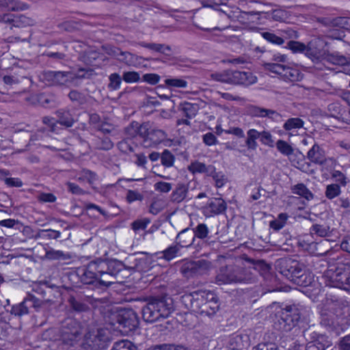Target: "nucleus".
I'll return each instance as SVG.
<instances>
[{
  "label": "nucleus",
  "mask_w": 350,
  "mask_h": 350,
  "mask_svg": "<svg viewBox=\"0 0 350 350\" xmlns=\"http://www.w3.org/2000/svg\"><path fill=\"white\" fill-rule=\"evenodd\" d=\"M124 269H129V266L117 259L96 258L82 267L78 275L89 288L103 291L115 283L113 280Z\"/></svg>",
  "instance_id": "nucleus-1"
},
{
  "label": "nucleus",
  "mask_w": 350,
  "mask_h": 350,
  "mask_svg": "<svg viewBox=\"0 0 350 350\" xmlns=\"http://www.w3.org/2000/svg\"><path fill=\"white\" fill-rule=\"evenodd\" d=\"M174 310L171 298L164 296L150 297L146 305L142 307V319L150 323L160 321L168 318Z\"/></svg>",
  "instance_id": "nucleus-2"
},
{
  "label": "nucleus",
  "mask_w": 350,
  "mask_h": 350,
  "mask_svg": "<svg viewBox=\"0 0 350 350\" xmlns=\"http://www.w3.org/2000/svg\"><path fill=\"white\" fill-rule=\"evenodd\" d=\"M328 264V269L323 276L325 284L350 293V262L339 260L336 264H332L331 261Z\"/></svg>",
  "instance_id": "nucleus-3"
},
{
  "label": "nucleus",
  "mask_w": 350,
  "mask_h": 350,
  "mask_svg": "<svg viewBox=\"0 0 350 350\" xmlns=\"http://www.w3.org/2000/svg\"><path fill=\"white\" fill-rule=\"evenodd\" d=\"M302 308L297 305L286 306L275 314V327L282 332H289L300 321Z\"/></svg>",
  "instance_id": "nucleus-4"
},
{
  "label": "nucleus",
  "mask_w": 350,
  "mask_h": 350,
  "mask_svg": "<svg viewBox=\"0 0 350 350\" xmlns=\"http://www.w3.org/2000/svg\"><path fill=\"white\" fill-rule=\"evenodd\" d=\"M211 79L232 85H250L256 82L257 78L250 72L226 70L211 75Z\"/></svg>",
  "instance_id": "nucleus-5"
},
{
  "label": "nucleus",
  "mask_w": 350,
  "mask_h": 350,
  "mask_svg": "<svg viewBox=\"0 0 350 350\" xmlns=\"http://www.w3.org/2000/svg\"><path fill=\"white\" fill-rule=\"evenodd\" d=\"M114 319L118 324L117 328L123 334H129L138 328L139 320L137 313L131 308L120 310L114 315Z\"/></svg>",
  "instance_id": "nucleus-6"
},
{
  "label": "nucleus",
  "mask_w": 350,
  "mask_h": 350,
  "mask_svg": "<svg viewBox=\"0 0 350 350\" xmlns=\"http://www.w3.org/2000/svg\"><path fill=\"white\" fill-rule=\"evenodd\" d=\"M303 336L307 341L305 350H327L332 346L327 336L319 334L312 328L304 329Z\"/></svg>",
  "instance_id": "nucleus-7"
},
{
  "label": "nucleus",
  "mask_w": 350,
  "mask_h": 350,
  "mask_svg": "<svg viewBox=\"0 0 350 350\" xmlns=\"http://www.w3.org/2000/svg\"><path fill=\"white\" fill-rule=\"evenodd\" d=\"M84 345L87 350H105L109 342L107 331L103 329L89 331L85 335Z\"/></svg>",
  "instance_id": "nucleus-8"
},
{
  "label": "nucleus",
  "mask_w": 350,
  "mask_h": 350,
  "mask_svg": "<svg viewBox=\"0 0 350 350\" xmlns=\"http://www.w3.org/2000/svg\"><path fill=\"white\" fill-rule=\"evenodd\" d=\"M304 264L290 258H282L275 262V269L280 274L293 282V279L301 271Z\"/></svg>",
  "instance_id": "nucleus-9"
},
{
  "label": "nucleus",
  "mask_w": 350,
  "mask_h": 350,
  "mask_svg": "<svg viewBox=\"0 0 350 350\" xmlns=\"http://www.w3.org/2000/svg\"><path fill=\"white\" fill-rule=\"evenodd\" d=\"M0 23L4 24L10 29L16 28H24L33 26L36 20L24 14H15L11 12L0 14Z\"/></svg>",
  "instance_id": "nucleus-10"
},
{
  "label": "nucleus",
  "mask_w": 350,
  "mask_h": 350,
  "mask_svg": "<svg viewBox=\"0 0 350 350\" xmlns=\"http://www.w3.org/2000/svg\"><path fill=\"white\" fill-rule=\"evenodd\" d=\"M146 132L142 135L141 145L144 148L154 147L163 142L166 137V133L159 129L152 128L149 122H145Z\"/></svg>",
  "instance_id": "nucleus-11"
},
{
  "label": "nucleus",
  "mask_w": 350,
  "mask_h": 350,
  "mask_svg": "<svg viewBox=\"0 0 350 350\" xmlns=\"http://www.w3.org/2000/svg\"><path fill=\"white\" fill-rule=\"evenodd\" d=\"M81 335V329L78 323L72 319L64 321L61 332V340L62 343L73 346Z\"/></svg>",
  "instance_id": "nucleus-12"
},
{
  "label": "nucleus",
  "mask_w": 350,
  "mask_h": 350,
  "mask_svg": "<svg viewBox=\"0 0 350 350\" xmlns=\"http://www.w3.org/2000/svg\"><path fill=\"white\" fill-rule=\"evenodd\" d=\"M42 75L49 85L68 87L72 83V72L47 70Z\"/></svg>",
  "instance_id": "nucleus-13"
},
{
  "label": "nucleus",
  "mask_w": 350,
  "mask_h": 350,
  "mask_svg": "<svg viewBox=\"0 0 350 350\" xmlns=\"http://www.w3.org/2000/svg\"><path fill=\"white\" fill-rule=\"evenodd\" d=\"M208 269V262L205 260L185 261L181 265L180 271L187 278H193L205 273Z\"/></svg>",
  "instance_id": "nucleus-14"
},
{
  "label": "nucleus",
  "mask_w": 350,
  "mask_h": 350,
  "mask_svg": "<svg viewBox=\"0 0 350 350\" xmlns=\"http://www.w3.org/2000/svg\"><path fill=\"white\" fill-rule=\"evenodd\" d=\"M96 300L92 296L77 294L71 296L68 302L71 308L76 312H85L90 310V305L94 306Z\"/></svg>",
  "instance_id": "nucleus-15"
},
{
  "label": "nucleus",
  "mask_w": 350,
  "mask_h": 350,
  "mask_svg": "<svg viewBox=\"0 0 350 350\" xmlns=\"http://www.w3.org/2000/svg\"><path fill=\"white\" fill-rule=\"evenodd\" d=\"M326 43L319 39L314 38L308 43L306 55L314 60L325 59L327 51L324 49Z\"/></svg>",
  "instance_id": "nucleus-16"
},
{
  "label": "nucleus",
  "mask_w": 350,
  "mask_h": 350,
  "mask_svg": "<svg viewBox=\"0 0 350 350\" xmlns=\"http://www.w3.org/2000/svg\"><path fill=\"white\" fill-rule=\"evenodd\" d=\"M227 204L221 198H211L206 206L203 207V214L206 217L225 213Z\"/></svg>",
  "instance_id": "nucleus-17"
},
{
  "label": "nucleus",
  "mask_w": 350,
  "mask_h": 350,
  "mask_svg": "<svg viewBox=\"0 0 350 350\" xmlns=\"http://www.w3.org/2000/svg\"><path fill=\"white\" fill-rule=\"evenodd\" d=\"M132 260V266L129 267V269H134L137 271H146L151 267L152 262V256L146 253L142 252L140 254H134L129 258Z\"/></svg>",
  "instance_id": "nucleus-18"
},
{
  "label": "nucleus",
  "mask_w": 350,
  "mask_h": 350,
  "mask_svg": "<svg viewBox=\"0 0 350 350\" xmlns=\"http://www.w3.org/2000/svg\"><path fill=\"white\" fill-rule=\"evenodd\" d=\"M326 114L327 116L350 124V110L347 107L342 106L339 103L335 102L328 105Z\"/></svg>",
  "instance_id": "nucleus-19"
},
{
  "label": "nucleus",
  "mask_w": 350,
  "mask_h": 350,
  "mask_svg": "<svg viewBox=\"0 0 350 350\" xmlns=\"http://www.w3.org/2000/svg\"><path fill=\"white\" fill-rule=\"evenodd\" d=\"M328 311L332 312L338 318L342 317L350 310L349 302L344 298H332L325 305Z\"/></svg>",
  "instance_id": "nucleus-20"
},
{
  "label": "nucleus",
  "mask_w": 350,
  "mask_h": 350,
  "mask_svg": "<svg viewBox=\"0 0 350 350\" xmlns=\"http://www.w3.org/2000/svg\"><path fill=\"white\" fill-rule=\"evenodd\" d=\"M218 285L235 284L234 265H227L219 268L215 278Z\"/></svg>",
  "instance_id": "nucleus-21"
},
{
  "label": "nucleus",
  "mask_w": 350,
  "mask_h": 350,
  "mask_svg": "<svg viewBox=\"0 0 350 350\" xmlns=\"http://www.w3.org/2000/svg\"><path fill=\"white\" fill-rule=\"evenodd\" d=\"M234 283H252L255 282L256 276L250 267L246 268L234 265Z\"/></svg>",
  "instance_id": "nucleus-22"
},
{
  "label": "nucleus",
  "mask_w": 350,
  "mask_h": 350,
  "mask_svg": "<svg viewBox=\"0 0 350 350\" xmlns=\"http://www.w3.org/2000/svg\"><path fill=\"white\" fill-rule=\"evenodd\" d=\"M192 310L199 313L206 301L215 299V293L211 291H193Z\"/></svg>",
  "instance_id": "nucleus-23"
},
{
  "label": "nucleus",
  "mask_w": 350,
  "mask_h": 350,
  "mask_svg": "<svg viewBox=\"0 0 350 350\" xmlns=\"http://www.w3.org/2000/svg\"><path fill=\"white\" fill-rule=\"evenodd\" d=\"M307 158L311 163L323 165L326 163L325 151L317 144H314L307 153Z\"/></svg>",
  "instance_id": "nucleus-24"
},
{
  "label": "nucleus",
  "mask_w": 350,
  "mask_h": 350,
  "mask_svg": "<svg viewBox=\"0 0 350 350\" xmlns=\"http://www.w3.org/2000/svg\"><path fill=\"white\" fill-rule=\"evenodd\" d=\"M25 70L20 68H12L10 72L3 76L2 80L5 85H13L18 84L23 79H27L24 75Z\"/></svg>",
  "instance_id": "nucleus-25"
},
{
  "label": "nucleus",
  "mask_w": 350,
  "mask_h": 350,
  "mask_svg": "<svg viewBox=\"0 0 350 350\" xmlns=\"http://www.w3.org/2000/svg\"><path fill=\"white\" fill-rule=\"evenodd\" d=\"M145 126V122L139 124L136 121H132L129 126L124 129V133L126 135L125 138H129L132 140L135 137L139 136L142 139V135H144L146 132L144 129Z\"/></svg>",
  "instance_id": "nucleus-26"
},
{
  "label": "nucleus",
  "mask_w": 350,
  "mask_h": 350,
  "mask_svg": "<svg viewBox=\"0 0 350 350\" xmlns=\"http://www.w3.org/2000/svg\"><path fill=\"white\" fill-rule=\"evenodd\" d=\"M293 279L292 282L299 286L306 287L311 286L314 282V275L308 271L304 265L303 267L301 268V271Z\"/></svg>",
  "instance_id": "nucleus-27"
},
{
  "label": "nucleus",
  "mask_w": 350,
  "mask_h": 350,
  "mask_svg": "<svg viewBox=\"0 0 350 350\" xmlns=\"http://www.w3.org/2000/svg\"><path fill=\"white\" fill-rule=\"evenodd\" d=\"M195 240V235L191 229L187 228L178 233L176 237V243L182 247H187L192 245Z\"/></svg>",
  "instance_id": "nucleus-28"
},
{
  "label": "nucleus",
  "mask_w": 350,
  "mask_h": 350,
  "mask_svg": "<svg viewBox=\"0 0 350 350\" xmlns=\"http://www.w3.org/2000/svg\"><path fill=\"white\" fill-rule=\"evenodd\" d=\"M324 60L335 65L349 66L350 65V55H343L337 51L332 53L327 51Z\"/></svg>",
  "instance_id": "nucleus-29"
},
{
  "label": "nucleus",
  "mask_w": 350,
  "mask_h": 350,
  "mask_svg": "<svg viewBox=\"0 0 350 350\" xmlns=\"http://www.w3.org/2000/svg\"><path fill=\"white\" fill-rule=\"evenodd\" d=\"M188 193L189 187L187 185L178 183L170 195V200L172 202L180 203L186 199Z\"/></svg>",
  "instance_id": "nucleus-30"
},
{
  "label": "nucleus",
  "mask_w": 350,
  "mask_h": 350,
  "mask_svg": "<svg viewBox=\"0 0 350 350\" xmlns=\"http://www.w3.org/2000/svg\"><path fill=\"white\" fill-rule=\"evenodd\" d=\"M137 44L142 47L149 49L151 51L159 53L166 55H169L170 52L172 51L171 47L169 45L165 44L154 42L148 43L142 41L139 42Z\"/></svg>",
  "instance_id": "nucleus-31"
},
{
  "label": "nucleus",
  "mask_w": 350,
  "mask_h": 350,
  "mask_svg": "<svg viewBox=\"0 0 350 350\" xmlns=\"http://www.w3.org/2000/svg\"><path fill=\"white\" fill-rule=\"evenodd\" d=\"M219 308V299L215 294V299L206 301L200 310L199 314L211 317L214 315Z\"/></svg>",
  "instance_id": "nucleus-32"
},
{
  "label": "nucleus",
  "mask_w": 350,
  "mask_h": 350,
  "mask_svg": "<svg viewBox=\"0 0 350 350\" xmlns=\"http://www.w3.org/2000/svg\"><path fill=\"white\" fill-rule=\"evenodd\" d=\"M338 317L332 312L328 311V308L325 306L321 311L320 323L325 327H332L334 326Z\"/></svg>",
  "instance_id": "nucleus-33"
},
{
  "label": "nucleus",
  "mask_w": 350,
  "mask_h": 350,
  "mask_svg": "<svg viewBox=\"0 0 350 350\" xmlns=\"http://www.w3.org/2000/svg\"><path fill=\"white\" fill-rule=\"evenodd\" d=\"M56 115L57 123L67 128L71 127L73 125L75 120L70 111L61 109L57 111Z\"/></svg>",
  "instance_id": "nucleus-34"
},
{
  "label": "nucleus",
  "mask_w": 350,
  "mask_h": 350,
  "mask_svg": "<svg viewBox=\"0 0 350 350\" xmlns=\"http://www.w3.org/2000/svg\"><path fill=\"white\" fill-rule=\"evenodd\" d=\"M179 110L187 119L193 118L198 113L199 107L198 104L184 102L179 106Z\"/></svg>",
  "instance_id": "nucleus-35"
},
{
  "label": "nucleus",
  "mask_w": 350,
  "mask_h": 350,
  "mask_svg": "<svg viewBox=\"0 0 350 350\" xmlns=\"http://www.w3.org/2000/svg\"><path fill=\"white\" fill-rule=\"evenodd\" d=\"M180 248H182V247L176 243L175 244L167 247L165 250L158 253V254L161 255L159 258L167 261H170L177 256Z\"/></svg>",
  "instance_id": "nucleus-36"
},
{
  "label": "nucleus",
  "mask_w": 350,
  "mask_h": 350,
  "mask_svg": "<svg viewBox=\"0 0 350 350\" xmlns=\"http://www.w3.org/2000/svg\"><path fill=\"white\" fill-rule=\"evenodd\" d=\"M310 232L312 234H316L320 237H329L332 234L329 226L326 224H313L310 229Z\"/></svg>",
  "instance_id": "nucleus-37"
},
{
  "label": "nucleus",
  "mask_w": 350,
  "mask_h": 350,
  "mask_svg": "<svg viewBox=\"0 0 350 350\" xmlns=\"http://www.w3.org/2000/svg\"><path fill=\"white\" fill-rule=\"evenodd\" d=\"M282 76L285 80L291 81H298L302 78L301 73L299 70L293 68L288 64H286Z\"/></svg>",
  "instance_id": "nucleus-38"
},
{
  "label": "nucleus",
  "mask_w": 350,
  "mask_h": 350,
  "mask_svg": "<svg viewBox=\"0 0 350 350\" xmlns=\"http://www.w3.org/2000/svg\"><path fill=\"white\" fill-rule=\"evenodd\" d=\"M260 137V132L257 130L252 129L247 132V139L245 144L248 150H254L256 149L258 144L256 139Z\"/></svg>",
  "instance_id": "nucleus-39"
},
{
  "label": "nucleus",
  "mask_w": 350,
  "mask_h": 350,
  "mask_svg": "<svg viewBox=\"0 0 350 350\" xmlns=\"http://www.w3.org/2000/svg\"><path fill=\"white\" fill-rule=\"evenodd\" d=\"M292 192L299 195L307 200L314 198V194L306 187L304 183H299L292 187Z\"/></svg>",
  "instance_id": "nucleus-40"
},
{
  "label": "nucleus",
  "mask_w": 350,
  "mask_h": 350,
  "mask_svg": "<svg viewBox=\"0 0 350 350\" xmlns=\"http://www.w3.org/2000/svg\"><path fill=\"white\" fill-rule=\"evenodd\" d=\"M247 343V336L242 335H236L230 340V346L232 349L241 350Z\"/></svg>",
  "instance_id": "nucleus-41"
},
{
  "label": "nucleus",
  "mask_w": 350,
  "mask_h": 350,
  "mask_svg": "<svg viewBox=\"0 0 350 350\" xmlns=\"http://www.w3.org/2000/svg\"><path fill=\"white\" fill-rule=\"evenodd\" d=\"M165 85L170 88H185L187 86V81L183 78L171 77L164 81Z\"/></svg>",
  "instance_id": "nucleus-42"
},
{
  "label": "nucleus",
  "mask_w": 350,
  "mask_h": 350,
  "mask_svg": "<svg viewBox=\"0 0 350 350\" xmlns=\"http://www.w3.org/2000/svg\"><path fill=\"white\" fill-rule=\"evenodd\" d=\"M10 313L15 317H21L29 313V306L27 305L26 301L23 299L22 302L12 306Z\"/></svg>",
  "instance_id": "nucleus-43"
},
{
  "label": "nucleus",
  "mask_w": 350,
  "mask_h": 350,
  "mask_svg": "<svg viewBox=\"0 0 350 350\" xmlns=\"http://www.w3.org/2000/svg\"><path fill=\"white\" fill-rule=\"evenodd\" d=\"M111 350H138V348L131 340H120L114 342Z\"/></svg>",
  "instance_id": "nucleus-44"
},
{
  "label": "nucleus",
  "mask_w": 350,
  "mask_h": 350,
  "mask_svg": "<svg viewBox=\"0 0 350 350\" xmlns=\"http://www.w3.org/2000/svg\"><path fill=\"white\" fill-rule=\"evenodd\" d=\"M304 122L299 118H288L283 125L285 131H288L293 129H301L304 126Z\"/></svg>",
  "instance_id": "nucleus-45"
},
{
  "label": "nucleus",
  "mask_w": 350,
  "mask_h": 350,
  "mask_svg": "<svg viewBox=\"0 0 350 350\" xmlns=\"http://www.w3.org/2000/svg\"><path fill=\"white\" fill-rule=\"evenodd\" d=\"M260 12L257 11H240V15L239 14V18L237 21H239L241 23L247 24L250 22H255L253 20V18L256 16L260 15Z\"/></svg>",
  "instance_id": "nucleus-46"
},
{
  "label": "nucleus",
  "mask_w": 350,
  "mask_h": 350,
  "mask_svg": "<svg viewBox=\"0 0 350 350\" xmlns=\"http://www.w3.org/2000/svg\"><path fill=\"white\" fill-rule=\"evenodd\" d=\"M133 144L129 138H124L117 144V147L121 152L127 154L135 151Z\"/></svg>",
  "instance_id": "nucleus-47"
},
{
  "label": "nucleus",
  "mask_w": 350,
  "mask_h": 350,
  "mask_svg": "<svg viewBox=\"0 0 350 350\" xmlns=\"http://www.w3.org/2000/svg\"><path fill=\"white\" fill-rule=\"evenodd\" d=\"M286 64L275 63V62H266L262 64V66L265 70L271 72L282 75L284 72V69Z\"/></svg>",
  "instance_id": "nucleus-48"
},
{
  "label": "nucleus",
  "mask_w": 350,
  "mask_h": 350,
  "mask_svg": "<svg viewBox=\"0 0 350 350\" xmlns=\"http://www.w3.org/2000/svg\"><path fill=\"white\" fill-rule=\"evenodd\" d=\"M341 193L340 186L338 183H332L327 185L325 196L329 200H332L338 196Z\"/></svg>",
  "instance_id": "nucleus-49"
},
{
  "label": "nucleus",
  "mask_w": 350,
  "mask_h": 350,
  "mask_svg": "<svg viewBox=\"0 0 350 350\" xmlns=\"http://www.w3.org/2000/svg\"><path fill=\"white\" fill-rule=\"evenodd\" d=\"M69 98L78 105H82L87 103V96L77 90H71L68 94Z\"/></svg>",
  "instance_id": "nucleus-50"
},
{
  "label": "nucleus",
  "mask_w": 350,
  "mask_h": 350,
  "mask_svg": "<svg viewBox=\"0 0 350 350\" xmlns=\"http://www.w3.org/2000/svg\"><path fill=\"white\" fill-rule=\"evenodd\" d=\"M277 150L282 154L285 156H290L293 153V147L288 144L286 141L282 139H279L277 141L276 144Z\"/></svg>",
  "instance_id": "nucleus-51"
},
{
  "label": "nucleus",
  "mask_w": 350,
  "mask_h": 350,
  "mask_svg": "<svg viewBox=\"0 0 350 350\" xmlns=\"http://www.w3.org/2000/svg\"><path fill=\"white\" fill-rule=\"evenodd\" d=\"M24 299L26 301L27 305H28L29 303H31V306H32V308H33L37 312L40 310L44 304V301L36 297L33 294L29 293L27 294Z\"/></svg>",
  "instance_id": "nucleus-52"
},
{
  "label": "nucleus",
  "mask_w": 350,
  "mask_h": 350,
  "mask_svg": "<svg viewBox=\"0 0 350 350\" xmlns=\"http://www.w3.org/2000/svg\"><path fill=\"white\" fill-rule=\"evenodd\" d=\"M193 235L200 239H204L208 237L209 232L208 228L205 224H199L195 228L191 229Z\"/></svg>",
  "instance_id": "nucleus-53"
},
{
  "label": "nucleus",
  "mask_w": 350,
  "mask_h": 350,
  "mask_svg": "<svg viewBox=\"0 0 350 350\" xmlns=\"http://www.w3.org/2000/svg\"><path fill=\"white\" fill-rule=\"evenodd\" d=\"M174 156L169 150H164L161 154V164L165 167H172L174 163Z\"/></svg>",
  "instance_id": "nucleus-54"
},
{
  "label": "nucleus",
  "mask_w": 350,
  "mask_h": 350,
  "mask_svg": "<svg viewBox=\"0 0 350 350\" xmlns=\"http://www.w3.org/2000/svg\"><path fill=\"white\" fill-rule=\"evenodd\" d=\"M150 223V219L148 218H143L135 220L131 223V228L135 232H137L140 230H144L147 226Z\"/></svg>",
  "instance_id": "nucleus-55"
},
{
  "label": "nucleus",
  "mask_w": 350,
  "mask_h": 350,
  "mask_svg": "<svg viewBox=\"0 0 350 350\" xmlns=\"http://www.w3.org/2000/svg\"><path fill=\"white\" fill-rule=\"evenodd\" d=\"M286 48L290 49L293 53H306V45L298 41L291 40L287 42Z\"/></svg>",
  "instance_id": "nucleus-56"
},
{
  "label": "nucleus",
  "mask_w": 350,
  "mask_h": 350,
  "mask_svg": "<svg viewBox=\"0 0 350 350\" xmlns=\"http://www.w3.org/2000/svg\"><path fill=\"white\" fill-rule=\"evenodd\" d=\"M122 79V78H121L119 74L116 72L111 74L109 77V83L108 84V88L112 90H118L120 87Z\"/></svg>",
  "instance_id": "nucleus-57"
},
{
  "label": "nucleus",
  "mask_w": 350,
  "mask_h": 350,
  "mask_svg": "<svg viewBox=\"0 0 350 350\" xmlns=\"http://www.w3.org/2000/svg\"><path fill=\"white\" fill-rule=\"evenodd\" d=\"M96 130L104 134H110L116 130V126L114 124L108 122L107 119H104L100 124H98Z\"/></svg>",
  "instance_id": "nucleus-58"
},
{
  "label": "nucleus",
  "mask_w": 350,
  "mask_h": 350,
  "mask_svg": "<svg viewBox=\"0 0 350 350\" xmlns=\"http://www.w3.org/2000/svg\"><path fill=\"white\" fill-rule=\"evenodd\" d=\"M122 79L126 83H137L141 80L139 73L135 71L124 72Z\"/></svg>",
  "instance_id": "nucleus-59"
},
{
  "label": "nucleus",
  "mask_w": 350,
  "mask_h": 350,
  "mask_svg": "<svg viewBox=\"0 0 350 350\" xmlns=\"http://www.w3.org/2000/svg\"><path fill=\"white\" fill-rule=\"evenodd\" d=\"M93 72H94V70L92 69H90V68L86 69V68H81L78 69V70L76 73L72 72V77H73L72 82L76 79H86V78L88 79L92 75Z\"/></svg>",
  "instance_id": "nucleus-60"
},
{
  "label": "nucleus",
  "mask_w": 350,
  "mask_h": 350,
  "mask_svg": "<svg viewBox=\"0 0 350 350\" xmlns=\"http://www.w3.org/2000/svg\"><path fill=\"white\" fill-rule=\"evenodd\" d=\"M262 36L266 40H267L268 42L272 43V44H278V45H281L284 42V40L280 37V36H276L275 34L273 33H270V32H263L262 33Z\"/></svg>",
  "instance_id": "nucleus-61"
},
{
  "label": "nucleus",
  "mask_w": 350,
  "mask_h": 350,
  "mask_svg": "<svg viewBox=\"0 0 350 350\" xmlns=\"http://www.w3.org/2000/svg\"><path fill=\"white\" fill-rule=\"evenodd\" d=\"M260 15L264 14L267 18H272L275 21H282L284 19L285 14L282 10H275L271 13L260 12Z\"/></svg>",
  "instance_id": "nucleus-62"
},
{
  "label": "nucleus",
  "mask_w": 350,
  "mask_h": 350,
  "mask_svg": "<svg viewBox=\"0 0 350 350\" xmlns=\"http://www.w3.org/2000/svg\"><path fill=\"white\" fill-rule=\"evenodd\" d=\"M334 23L340 28L350 31V18L337 17L334 18Z\"/></svg>",
  "instance_id": "nucleus-63"
},
{
  "label": "nucleus",
  "mask_w": 350,
  "mask_h": 350,
  "mask_svg": "<svg viewBox=\"0 0 350 350\" xmlns=\"http://www.w3.org/2000/svg\"><path fill=\"white\" fill-rule=\"evenodd\" d=\"M253 350H280L278 345L274 342H260L253 348Z\"/></svg>",
  "instance_id": "nucleus-64"
}]
</instances>
